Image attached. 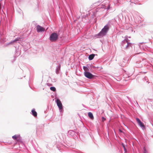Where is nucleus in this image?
I'll return each instance as SVG.
<instances>
[{"mask_svg": "<svg viewBox=\"0 0 153 153\" xmlns=\"http://www.w3.org/2000/svg\"><path fill=\"white\" fill-rule=\"evenodd\" d=\"M36 29L38 32H42L45 31V29L39 25L37 26Z\"/></svg>", "mask_w": 153, "mask_h": 153, "instance_id": "4", "label": "nucleus"}, {"mask_svg": "<svg viewBox=\"0 0 153 153\" xmlns=\"http://www.w3.org/2000/svg\"><path fill=\"white\" fill-rule=\"evenodd\" d=\"M109 29L108 25H106L102 30L101 32L99 33V35L100 36H103L106 35Z\"/></svg>", "mask_w": 153, "mask_h": 153, "instance_id": "1", "label": "nucleus"}, {"mask_svg": "<svg viewBox=\"0 0 153 153\" xmlns=\"http://www.w3.org/2000/svg\"><path fill=\"white\" fill-rule=\"evenodd\" d=\"M33 115L35 117H36L37 116V112L35 111L34 109H32L31 111Z\"/></svg>", "mask_w": 153, "mask_h": 153, "instance_id": "9", "label": "nucleus"}, {"mask_svg": "<svg viewBox=\"0 0 153 153\" xmlns=\"http://www.w3.org/2000/svg\"><path fill=\"white\" fill-rule=\"evenodd\" d=\"M83 68L84 70L85 71H87L88 70V68L87 67H86L83 66Z\"/></svg>", "mask_w": 153, "mask_h": 153, "instance_id": "15", "label": "nucleus"}, {"mask_svg": "<svg viewBox=\"0 0 153 153\" xmlns=\"http://www.w3.org/2000/svg\"><path fill=\"white\" fill-rule=\"evenodd\" d=\"M12 138L15 140H16L17 141H19L20 140V137L19 135H15L12 136Z\"/></svg>", "mask_w": 153, "mask_h": 153, "instance_id": "8", "label": "nucleus"}, {"mask_svg": "<svg viewBox=\"0 0 153 153\" xmlns=\"http://www.w3.org/2000/svg\"><path fill=\"white\" fill-rule=\"evenodd\" d=\"M102 120L103 121H104V120H106V119L104 117H102Z\"/></svg>", "mask_w": 153, "mask_h": 153, "instance_id": "16", "label": "nucleus"}, {"mask_svg": "<svg viewBox=\"0 0 153 153\" xmlns=\"http://www.w3.org/2000/svg\"><path fill=\"white\" fill-rule=\"evenodd\" d=\"M94 56V54H92L90 55L88 57V58L90 60H92L93 59Z\"/></svg>", "mask_w": 153, "mask_h": 153, "instance_id": "11", "label": "nucleus"}, {"mask_svg": "<svg viewBox=\"0 0 153 153\" xmlns=\"http://www.w3.org/2000/svg\"><path fill=\"white\" fill-rule=\"evenodd\" d=\"M50 89L51 90L53 91H55L56 90V89L55 87H51L50 88Z\"/></svg>", "mask_w": 153, "mask_h": 153, "instance_id": "13", "label": "nucleus"}, {"mask_svg": "<svg viewBox=\"0 0 153 153\" xmlns=\"http://www.w3.org/2000/svg\"><path fill=\"white\" fill-rule=\"evenodd\" d=\"M58 38V35L56 33H52L50 36L49 39L52 42H55L56 41Z\"/></svg>", "mask_w": 153, "mask_h": 153, "instance_id": "2", "label": "nucleus"}, {"mask_svg": "<svg viewBox=\"0 0 153 153\" xmlns=\"http://www.w3.org/2000/svg\"><path fill=\"white\" fill-rule=\"evenodd\" d=\"M56 103L57 106L60 109H61L62 108V105L61 101L59 99H57L56 100Z\"/></svg>", "mask_w": 153, "mask_h": 153, "instance_id": "5", "label": "nucleus"}, {"mask_svg": "<svg viewBox=\"0 0 153 153\" xmlns=\"http://www.w3.org/2000/svg\"><path fill=\"white\" fill-rule=\"evenodd\" d=\"M88 117L91 119H94V117L92 113L91 112H89L88 113Z\"/></svg>", "mask_w": 153, "mask_h": 153, "instance_id": "10", "label": "nucleus"}, {"mask_svg": "<svg viewBox=\"0 0 153 153\" xmlns=\"http://www.w3.org/2000/svg\"><path fill=\"white\" fill-rule=\"evenodd\" d=\"M136 120L138 123V124L139 126L143 128H145V126L143 124V123L138 118H136Z\"/></svg>", "mask_w": 153, "mask_h": 153, "instance_id": "6", "label": "nucleus"}, {"mask_svg": "<svg viewBox=\"0 0 153 153\" xmlns=\"http://www.w3.org/2000/svg\"><path fill=\"white\" fill-rule=\"evenodd\" d=\"M19 39H20V38H17V39H16L14 40L11 41V42L9 43V44H12V43H13L14 42H16L17 41H19Z\"/></svg>", "mask_w": 153, "mask_h": 153, "instance_id": "12", "label": "nucleus"}, {"mask_svg": "<svg viewBox=\"0 0 153 153\" xmlns=\"http://www.w3.org/2000/svg\"><path fill=\"white\" fill-rule=\"evenodd\" d=\"M136 120L138 123V124L139 126L143 128H145V126L143 124V123L138 118H136Z\"/></svg>", "mask_w": 153, "mask_h": 153, "instance_id": "7", "label": "nucleus"}, {"mask_svg": "<svg viewBox=\"0 0 153 153\" xmlns=\"http://www.w3.org/2000/svg\"><path fill=\"white\" fill-rule=\"evenodd\" d=\"M84 74L85 76L88 79H92L94 76V75H92L91 73L88 71L85 72Z\"/></svg>", "mask_w": 153, "mask_h": 153, "instance_id": "3", "label": "nucleus"}, {"mask_svg": "<svg viewBox=\"0 0 153 153\" xmlns=\"http://www.w3.org/2000/svg\"><path fill=\"white\" fill-rule=\"evenodd\" d=\"M122 146L124 148V151H125V152H127V149H126L125 146V145H124L123 144V143H122Z\"/></svg>", "mask_w": 153, "mask_h": 153, "instance_id": "14", "label": "nucleus"}]
</instances>
